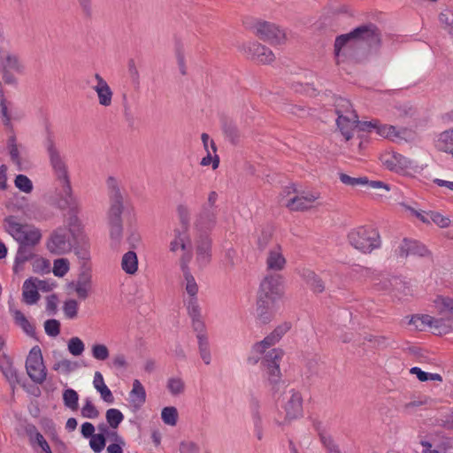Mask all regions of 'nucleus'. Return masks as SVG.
Here are the masks:
<instances>
[{
	"instance_id": "5701e85b",
	"label": "nucleus",
	"mask_w": 453,
	"mask_h": 453,
	"mask_svg": "<svg viewBox=\"0 0 453 453\" xmlns=\"http://www.w3.org/2000/svg\"><path fill=\"white\" fill-rule=\"evenodd\" d=\"M95 80L96 84L93 87V89L97 95L99 104L104 107L110 106L113 96L111 88L99 73L95 74Z\"/></svg>"
},
{
	"instance_id": "c03bdc74",
	"label": "nucleus",
	"mask_w": 453,
	"mask_h": 453,
	"mask_svg": "<svg viewBox=\"0 0 453 453\" xmlns=\"http://www.w3.org/2000/svg\"><path fill=\"white\" fill-rule=\"evenodd\" d=\"M15 187L20 191L29 194L34 189L32 180L25 174H18L14 180Z\"/></svg>"
},
{
	"instance_id": "79ce46f5",
	"label": "nucleus",
	"mask_w": 453,
	"mask_h": 453,
	"mask_svg": "<svg viewBox=\"0 0 453 453\" xmlns=\"http://www.w3.org/2000/svg\"><path fill=\"white\" fill-rule=\"evenodd\" d=\"M167 389L173 395H179L184 392L185 383L180 377H171L167 380Z\"/></svg>"
},
{
	"instance_id": "37998d69",
	"label": "nucleus",
	"mask_w": 453,
	"mask_h": 453,
	"mask_svg": "<svg viewBox=\"0 0 453 453\" xmlns=\"http://www.w3.org/2000/svg\"><path fill=\"white\" fill-rule=\"evenodd\" d=\"M163 422L168 426H175L178 421V411L173 406L165 407L161 411Z\"/></svg>"
},
{
	"instance_id": "680f3d73",
	"label": "nucleus",
	"mask_w": 453,
	"mask_h": 453,
	"mask_svg": "<svg viewBox=\"0 0 453 453\" xmlns=\"http://www.w3.org/2000/svg\"><path fill=\"white\" fill-rule=\"evenodd\" d=\"M185 303L190 318L201 315L197 296L188 297V299L185 301Z\"/></svg>"
},
{
	"instance_id": "ddd939ff",
	"label": "nucleus",
	"mask_w": 453,
	"mask_h": 453,
	"mask_svg": "<svg viewBox=\"0 0 453 453\" xmlns=\"http://www.w3.org/2000/svg\"><path fill=\"white\" fill-rule=\"evenodd\" d=\"M288 395L289 397L283 407L286 412L285 418L283 419L274 418V423L279 426L288 425L292 420L300 418L303 414V397L300 392L291 389Z\"/></svg>"
},
{
	"instance_id": "aec40b11",
	"label": "nucleus",
	"mask_w": 453,
	"mask_h": 453,
	"mask_svg": "<svg viewBox=\"0 0 453 453\" xmlns=\"http://www.w3.org/2000/svg\"><path fill=\"white\" fill-rule=\"evenodd\" d=\"M421 322L423 325H427L430 327H434L440 330V333H448L453 329V321L450 319H436L429 315L413 316L410 323L414 324L418 327V322Z\"/></svg>"
},
{
	"instance_id": "c756f323",
	"label": "nucleus",
	"mask_w": 453,
	"mask_h": 453,
	"mask_svg": "<svg viewBox=\"0 0 453 453\" xmlns=\"http://www.w3.org/2000/svg\"><path fill=\"white\" fill-rule=\"evenodd\" d=\"M10 311L13 315L15 324L18 325L25 334L30 337L35 336V328L29 322L27 317L19 310L10 308Z\"/></svg>"
},
{
	"instance_id": "dca6fc26",
	"label": "nucleus",
	"mask_w": 453,
	"mask_h": 453,
	"mask_svg": "<svg viewBox=\"0 0 453 453\" xmlns=\"http://www.w3.org/2000/svg\"><path fill=\"white\" fill-rule=\"evenodd\" d=\"M25 70V65L20 58L17 54L9 53L3 61V80L7 84L14 85L17 83V80L12 73L22 74Z\"/></svg>"
},
{
	"instance_id": "7c9ffc66",
	"label": "nucleus",
	"mask_w": 453,
	"mask_h": 453,
	"mask_svg": "<svg viewBox=\"0 0 453 453\" xmlns=\"http://www.w3.org/2000/svg\"><path fill=\"white\" fill-rule=\"evenodd\" d=\"M434 306L441 315L453 316V297L439 295L434 300Z\"/></svg>"
},
{
	"instance_id": "8fccbe9b",
	"label": "nucleus",
	"mask_w": 453,
	"mask_h": 453,
	"mask_svg": "<svg viewBox=\"0 0 453 453\" xmlns=\"http://www.w3.org/2000/svg\"><path fill=\"white\" fill-rule=\"evenodd\" d=\"M339 179L343 184L350 187L365 186L368 182L367 177H351L343 173H339Z\"/></svg>"
},
{
	"instance_id": "72a5a7b5",
	"label": "nucleus",
	"mask_w": 453,
	"mask_h": 453,
	"mask_svg": "<svg viewBox=\"0 0 453 453\" xmlns=\"http://www.w3.org/2000/svg\"><path fill=\"white\" fill-rule=\"evenodd\" d=\"M180 269L183 273L184 280H185V290L188 295V297L197 296L198 293V285L190 273L188 265H184L180 266Z\"/></svg>"
},
{
	"instance_id": "603ef678",
	"label": "nucleus",
	"mask_w": 453,
	"mask_h": 453,
	"mask_svg": "<svg viewBox=\"0 0 453 453\" xmlns=\"http://www.w3.org/2000/svg\"><path fill=\"white\" fill-rule=\"evenodd\" d=\"M110 227V237L115 245L119 244L122 239L123 224L122 222H108Z\"/></svg>"
},
{
	"instance_id": "774afa93",
	"label": "nucleus",
	"mask_w": 453,
	"mask_h": 453,
	"mask_svg": "<svg viewBox=\"0 0 453 453\" xmlns=\"http://www.w3.org/2000/svg\"><path fill=\"white\" fill-rule=\"evenodd\" d=\"M180 453H199V446L195 441H181L180 443Z\"/></svg>"
},
{
	"instance_id": "58836bf2",
	"label": "nucleus",
	"mask_w": 453,
	"mask_h": 453,
	"mask_svg": "<svg viewBox=\"0 0 453 453\" xmlns=\"http://www.w3.org/2000/svg\"><path fill=\"white\" fill-rule=\"evenodd\" d=\"M105 418L111 428L117 429L124 420V415L119 409L111 408L106 411Z\"/></svg>"
},
{
	"instance_id": "cd10ccee",
	"label": "nucleus",
	"mask_w": 453,
	"mask_h": 453,
	"mask_svg": "<svg viewBox=\"0 0 453 453\" xmlns=\"http://www.w3.org/2000/svg\"><path fill=\"white\" fill-rule=\"evenodd\" d=\"M93 386L100 394L102 400L107 403H114V396L111 389L104 382V377L100 372H96L93 380Z\"/></svg>"
},
{
	"instance_id": "a878e982",
	"label": "nucleus",
	"mask_w": 453,
	"mask_h": 453,
	"mask_svg": "<svg viewBox=\"0 0 453 453\" xmlns=\"http://www.w3.org/2000/svg\"><path fill=\"white\" fill-rule=\"evenodd\" d=\"M196 261L200 266L207 265L211 259V240L202 236L196 244Z\"/></svg>"
},
{
	"instance_id": "9d476101",
	"label": "nucleus",
	"mask_w": 453,
	"mask_h": 453,
	"mask_svg": "<svg viewBox=\"0 0 453 453\" xmlns=\"http://www.w3.org/2000/svg\"><path fill=\"white\" fill-rule=\"evenodd\" d=\"M25 366L27 373L33 382L42 385L45 381L47 369L43 362L42 349L38 345L29 350Z\"/></svg>"
},
{
	"instance_id": "e433bc0d",
	"label": "nucleus",
	"mask_w": 453,
	"mask_h": 453,
	"mask_svg": "<svg viewBox=\"0 0 453 453\" xmlns=\"http://www.w3.org/2000/svg\"><path fill=\"white\" fill-rule=\"evenodd\" d=\"M79 368L76 361L69 359H61L54 363L52 369L59 373L68 375Z\"/></svg>"
},
{
	"instance_id": "2f4dec72",
	"label": "nucleus",
	"mask_w": 453,
	"mask_h": 453,
	"mask_svg": "<svg viewBox=\"0 0 453 453\" xmlns=\"http://www.w3.org/2000/svg\"><path fill=\"white\" fill-rule=\"evenodd\" d=\"M121 268L127 273L133 275L138 270V258L134 251L126 252L121 259Z\"/></svg>"
},
{
	"instance_id": "6ab92c4d",
	"label": "nucleus",
	"mask_w": 453,
	"mask_h": 453,
	"mask_svg": "<svg viewBox=\"0 0 453 453\" xmlns=\"http://www.w3.org/2000/svg\"><path fill=\"white\" fill-rule=\"evenodd\" d=\"M429 251L426 247L416 240L404 238L398 247L397 256L400 257H407L409 256L425 257Z\"/></svg>"
},
{
	"instance_id": "2eb2a0df",
	"label": "nucleus",
	"mask_w": 453,
	"mask_h": 453,
	"mask_svg": "<svg viewBox=\"0 0 453 453\" xmlns=\"http://www.w3.org/2000/svg\"><path fill=\"white\" fill-rule=\"evenodd\" d=\"M257 36L272 45H278L284 42L285 33L278 26L268 21H258L253 27Z\"/></svg>"
},
{
	"instance_id": "a211bd4d",
	"label": "nucleus",
	"mask_w": 453,
	"mask_h": 453,
	"mask_svg": "<svg viewBox=\"0 0 453 453\" xmlns=\"http://www.w3.org/2000/svg\"><path fill=\"white\" fill-rule=\"evenodd\" d=\"M92 288V276L88 272H81L76 280L67 284V288L75 292L81 300H85L89 296Z\"/></svg>"
},
{
	"instance_id": "423d86ee",
	"label": "nucleus",
	"mask_w": 453,
	"mask_h": 453,
	"mask_svg": "<svg viewBox=\"0 0 453 453\" xmlns=\"http://www.w3.org/2000/svg\"><path fill=\"white\" fill-rule=\"evenodd\" d=\"M349 244L364 254H370L381 246L380 235L372 226H361L349 231L348 234Z\"/></svg>"
},
{
	"instance_id": "f704fd0d",
	"label": "nucleus",
	"mask_w": 453,
	"mask_h": 453,
	"mask_svg": "<svg viewBox=\"0 0 453 453\" xmlns=\"http://www.w3.org/2000/svg\"><path fill=\"white\" fill-rule=\"evenodd\" d=\"M303 280L314 293H322L325 284L322 280L312 271H304L302 274Z\"/></svg>"
},
{
	"instance_id": "6e6552de",
	"label": "nucleus",
	"mask_w": 453,
	"mask_h": 453,
	"mask_svg": "<svg viewBox=\"0 0 453 453\" xmlns=\"http://www.w3.org/2000/svg\"><path fill=\"white\" fill-rule=\"evenodd\" d=\"M169 250L173 254L181 252L180 265H188L192 259V241L188 230L185 227H176L169 242Z\"/></svg>"
},
{
	"instance_id": "864d4df0",
	"label": "nucleus",
	"mask_w": 453,
	"mask_h": 453,
	"mask_svg": "<svg viewBox=\"0 0 453 453\" xmlns=\"http://www.w3.org/2000/svg\"><path fill=\"white\" fill-rule=\"evenodd\" d=\"M7 148H8V151H9L12 161L16 164H20L19 151V148L17 145V140L14 135H12L8 138Z\"/></svg>"
},
{
	"instance_id": "bb28decb",
	"label": "nucleus",
	"mask_w": 453,
	"mask_h": 453,
	"mask_svg": "<svg viewBox=\"0 0 453 453\" xmlns=\"http://www.w3.org/2000/svg\"><path fill=\"white\" fill-rule=\"evenodd\" d=\"M217 209L203 207L196 222L200 230H211L216 224Z\"/></svg>"
},
{
	"instance_id": "f8f14e48",
	"label": "nucleus",
	"mask_w": 453,
	"mask_h": 453,
	"mask_svg": "<svg viewBox=\"0 0 453 453\" xmlns=\"http://www.w3.org/2000/svg\"><path fill=\"white\" fill-rule=\"evenodd\" d=\"M241 52L251 61L262 65H269L275 59L273 52L257 42H248L240 47Z\"/></svg>"
},
{
	"instance_id": "a18cd8bd",
	"label": "nucleus",
	"mask_w": 453,
	"mask_h": 453,
	"mask_svg": "<svg viewBox=\"0 0 453 453\" xmlns=\"http://www.w3.org/2000/svg\"><path fill=\"white\" fill-rule=\"evenodd\" d=\"M62 309L65 318L73 319L78 315L79 303L75 299H67L64 302Z\"/></svg>"
},
{
	"instance_id": "e2e57ef3",
	"label": "nucleus",
	"mask_w": 453,
	"mask_h": 453,
	"mask_svg": "<svg viewBox=\"0 0 453 453\" xmlns=\"http://www.w3.org/2000/svg\"><path fill=\"white\" fill-rule=\"evenodd\" d=\"M320 441L326 449L327 453L330 452V450H337L339 449L338 444H336L332 438V436L328 434L321 433L319 434Z\"/></svg>"
},
{
	"instance_id": "3c124183",
	"label": "nucleus",
	"mask_w": 453,
	"mask_h": 453,
	"mask_svg": "<svg viewBox=\"0 0 453 453\" xmlns=\"http://www.w3.org/2000/svg\"><path fill=\"white\" fill-rule=\"evenodd\" d=\"M427 219H428L427 224L434 223L435 225H437L438 226H440L441 228L448 227L450 223V219L449 218L443 216L440 212L433 211H428Z\"/></svg>"
},
{
	"instance_id": "c85d7f7f",
	"label": "nucleus",
	"mask_w": 453,
	"mask_h": 453,
	"mask_svg": "<svg viewBox=\"0 0 453 453\" xmlns=\"http://www.w3.org/2000/svg\"><path fill=\"white\" fill-rule=\"evenodd\" d=\"M435 146L439 151L453 157V128L440 133Z\"/></svg>"
},
{
	"instance_id": "7ed1b4c3",
	"label": "nucleus",
	"mask_w": 453,
	"mask_h": 453,
	"mask_svg": "<svg viewBox=\"0 0 453 453\" xmlns=\"http://www.w3.org/2000/svg\"><path fill=\"white\" fill-rule=\"evenodd\" d=\"M361 42L366 43L370 48L380 46V33L375 25H363L348 34L337 36L334 42V55L337 63L344 61L349 53Z\"/></svg>"
},
{
	"instance_id": "4d7b16f0",
	"label": "nucleus",
	"mask_w": 453,
	"mask_h": 453,
	"mask_svg": "<svg viewBox=\"0 0 453 453\" xmlns=\"http://www.w3.org/2000/svg\"><path fill=\"white\" fill-rule=\"evenodd\" d=\"M105 437L103 434H96L90 437L89 446L96 453H100L105 447Z\"/></svg>"
},
{
	"instance_id": "338daca9",
	"label": "nucleus",
	"mask_w": 453,
	"mask_h": 453,
	"mask_svg": "<svg viewBox=\"0 0 453 453\" xmlns=\"http://www.w3.org/2000/svg\"><path fill=\"white\" fill-rule=\"evenodd\" d=\"M403 206L407 211H409L412 216L418 219L421 222L425 224L428 223V211H418L410 205L404 204Z\"/></svg>"
},
{
	"instance_id": "13d9d810",
	"label": "nucleus",
	"mask_w": 453,
	"mask_h": 453,
	"mask_svg": "<svg viewBox=\"0 0 453 453\" xmlns=\"http://www.w3.org/2000/svg\"><path fill=\"white\" fill-rule=\"evenodd\" d=\"M441 24L445 26L449 33L453 35V12L450 10H444L439 14Z\"/></svg>"
},
{
	"instance_id": "49530a36",
	"label": "nucleus",
	"mask_w": 453,
	"mask_h": 453,
	"mask_svg": "<svg viewBox=\"0 0 453 453\" xmlns=\"http://www.w3.org/2000/svg\"><path fill=\"white\" fill-rule=\"evenodd\" d=\"M192 319V327L196 334L197 341L200 339H208V335L206 333V326L204 322L201 319L200 316L191 317Z\"/></svg>"
},
{
	"instance_id": "052dcab7",
	"label": "nucleus",
	"mask_w": 453,
	"mask_h": 453,
	"mask_svg": "<svg viewBox=\"0 0 453 453\" xmlns=\"http://www.w3.org/2000/svg\"><path fill=\"white\" fill-rule=\"evenodd\" d=\"M45 333L50 337H56L60 333V323L55 319H47L44 322Z\"/></svg>"
},
{
	"instance_id": "6e6d98bb",
	"label": "nucleus",
	"mask_w": 453,
	"mask_h": 453,
	"mask_svg": "<svg viewBox=\"0 0 453 453\" xmlns=\"http://www.w3.org/2000/svg\"><path fill=\"white\" fill-rule=\"evenodd\" d=\"M91 352L93 357L99 361H104L110 356L109 349L104 344H94Z\"/></svg>"
},
{
	"instance_id": "39448f33",
	"label": "nucleus",
	"mask_w": 453,
	"mask_h": 453,
	"mask_svg": "<svg viewBox=\"0 0 453 453\" xmlns=\"http://www.w3.org/2000/svg\"><path fill=\"white\" fill-rule=\"evenodd\" d=\"M5 231L19 243L37 245L42 239L41 230L30 224H22L17 220L15 216H8L4 219Z\"/></svg>"
},
{
	"instance_id": "ea45409f",
	"label": "nucleus",
	"mask_w": 453,
	"mask_h": 453,
	"mask_svg": "<svg viewBox=\"0 0 453 453\" xmlns=\"http://www.w3.org/2000/svg\"><path fill=\"white\" fill-rule=\"evenodd\" d=\"M211 150L207 151V155L202 158L200 164L203 166H207L211 164L212 169H216L219 165V157L217 155V148L213 141H211Z\"/></svg>"
},
{
	"instance_id": "f03ea898",
	"label": "nucleus",
	"mask_w": 453,
	"mask_h": 453,
	"mask_svg": "<svg viewBox=\"0 0 453 453\" xmlns=\"http://www.w3.org/2000/svg\"><path fill=\"white\" fill-rule=\"evenodd\" d=\"M291 328L289 322H283L279 325L271 334L262 341L254 343L251 347L247 363L255 365L260 362L261 367L268 382L276 385L280 381L281 372L280 368V361L284 351L281 349L271 347L278 343L283 335Z\"/></svg>"
},
{
	"instance_id": "393cba45",
	"label": "nucleus",
	"mask_w": 453,
	"mask_h": 453,
	"mask_svg": "<svg viewBox=\"0 0 453 453\" xmlns=\"http://www.w3.org/2000/svg\"><path fill=\"white\" fill-rule=\"evenodd\" d=\"M319 198L318 195L305 194L296 196L285 203L290 211H303L312 207L313 203Z\"/></svg>"
},
{
	"instance_id": "1a4fd4ad",
	"label": "nucleus",
	"mask_w": 453,
	"mask_h": 453,
	"mask_svg": "<svg viewBox=\"0 0 453 453\" xmlns=\"http://www.w3.org/2000/svg\"><path fill=\"white\" fill-rule=\"evenodd\" d=\"M106 186L110 200V208L107 212V221L122 222L124 196L120 190L119 182L115 177L109 176L106 180Z\"/></svg>"
},
{
	"instance_id": "4468645a",
	"label": "nucleus",
	"mask_w": 453,
	"mask_h": 453,
	"mask_svg": "<svg viewBox=\"0 0 453 453\" xmlns=\"http://www.w3.org/2000/svg\"><path fill=\"white\" fill-rule=\"evenodd\" d=\"M357 128L364 132H375L378 135L394 142L402 139V134L406 131V129L396 130L395 127L381 124L378 119L361 121Z\"/></svg>"
},
{
	"instance_id": "5fc2aeb1",
	"label": "nucleus",
	"mask_w": 453,
	"mask_h": 453,
	"mask_svg": "<svg viewBox=\"0 0 453 453\" xmlns=\"http://www.w3.org/2000/svg\"><path fill=\"white\" fill-rule=\"evenodd\" d=\"M67 348L72 355L80 356L83 353L85 345L80 338L73 337L69 340Z\"/></svg>"
},
{
	"instance_id": "f257e3e1",
	"label": "nucleus",
	"mask_w": 453,
	"mask_h": 453,
	"mask_svg": "<svg viewBox=\"0 0 453 453\" xmlns=\"http://www.w3.org/2000/svg\"><path fill=\"white\" fill-rule=\"evenodd\" d=\"M43 147L46 150L50 165L53 175L62 188V197L65 203L70 207L69 218L67 219L68 233L73 237L75 233L81 229V222L77 216V208L71 207L76 203V198L73 196L71 185V178L65 157L58 149L53 133L48 128L43 141Z\"/></svg>"
},
{
	"instance_id": "69168bd1",
	"label": "nucleus",
	"mask_w": 453,
	"mask_h": 453,
	"mask_svg": "<svg viewBox=\"0 0 453 453\" xmlns=\"http://www.w3.org/2000/svg\"><path fill=\"white\" fill-rule=\"evenodd\" d=\"M178 214L180 221V227H185V229L188 230L189 226V211L188 209L185 205L178 206Z\"/></svg>"
},
{
	"instance_id": "a19ab883",
	"label": "nucleus",
	"mask_w": 453,
	"mask_h": 453,
	"mask_svg": "<svg viewBox=\"0 0 453 453\" xmlns=\"http://www.w3.org/2000/svg\"><path fill=\"white\" fill-rule=\"evenodd\" d=\"M99 411L89 397L85 398L81 409V415L85 418L95 419L99 417Z\"/></svg>"
},
{
	"instance_id": "412c9836",
	"label": "nucleus",
	"mask_w": 453,
	"mask_h": 453,
	"mask_svg": "<svg viewBox=\"0 0 453 453\" xmlns=\"http://www.w3.org/2000/svg\"><path fill=\"white\" fill-rule=\"evenodd\" d=\"M146 390L141 381L137 379L134 380L132 389L128 394L130 410L133 412L140 411L146 402Z\"/></svg>"
},
{
	"instance_id": "bf43d9fd",
	"label": "nucleus",
	"mask_w": 453,
	"mask_h": 453,
	"mask_svg": "<svg viewBox=\"0 0 453 453\" xmlns=\"http://www.w3.org/2000/svg\"><path fill=\"white\" fill-rule=\"evenodd\" d=\"M26 433L33 445H40L45 440L35 425H28L26 427Z\"/></svg>"
},
{
	"instance_id": "473e14b6",
	"label": "nucleus",
	"mask_w": 453,
	"mask_h": 453,
	"mask_svg": "<svg viewBox=\"0 0 453 453\" xmlns=\"http://www.w3.org/2000/svg\"><path fill=\"white\" fill-rule=\"evenodd\" d=\"M27 247H30L29 245H23L19 244V248L14 258V264H13V271L14 273H18L21 269L23 265L32 258L33 254L32 252L27 249Z\"/></svg>"
},
{
	"instance_id": "b1692460",
	"label": "nucleus",
	"mask_w": 453,
	"mask_h": 453,
	"mask_svg": "<svg viewBox=\"0 0 453 453\" xmlns=\"http://www.w3.org/2000/svg\"><path fill=\"white\" fill-rule=\"evenodd\" d=\"M265 264L269 271L279 272L285 268L287 260L280 245L274 246L268 251Z\"/></svg>"
},
{
	"instance_id": "de8ad7c7",
	"label": "nucleus",
	"mask_w": 453,
	"mask_h": 453,
	"mask_svg": "<svg viewBox=\"0 0 453 453\" xmlns=\"http://www.w3.org/2000/svg\"><path fill=\"white\" fill-rule=\"evenodd\" d=\"M198 350L200 357L205 365H210L211 362V354L210 349L209 339H200L197 341Z\"/></svg>"
},
{
	"instance_id": "09e8293b",
	"label": "nucleus",
	"mask_w": 453,
	"mask_h": 453,
	"mask_svg": "<svg viewBox=\"0 0 453 453\" xmlns=\"http://www.w3.org/2000/svg\"><path fill=\"white\" fill-rule=\"evenodd\" d=\"M70 269L69 261L66 258H58L53 262V273L57 277H64Z\"/></svg>"
},
{
	"instance_id": "4be33fe9",
	"label": "nucleus",
	"mask_w": 453,
	"mask_h": 453,
	"mask_svg": "<svg viewBox=\"0 0 453 453\" xmlns=\"http://www.w3.org/2000/svg\"><path fill=\"white\" fill-rule=\"evenodd\" d=\"M45 281L29 278L23 284L22 299L28 305H33L39 300L38 287L44 288Z\"/></svg>"
},
{
	"instance_id": "0eeeda50",
	"label": "nucleus",
	"mask_w": 453,
	"mask_h": 453,
	"mask_svg": "<svg viewBox=\"0 0 453 453\" xmlns=\"http://www.w3.org/2000/svg\"><path fill=\"white\" fill-rule=\"evenodd\" d=\"M334 106L337 114L336 125L346 141H349L353 137V131L358 127L361 121L349 100L339 97L335 100Z\"/></svg>"
},
{
	"instance_id": "c9c22d12",
	"label": "nucleus",
	"mask_w": 453,
	"mask_h": 453,
	"mask_svg": "<svg viewBox=\"0 0 453 453\" xmlns=\"http://www.w3.org/2000/svg\"><path fill=\"white\" fill-rule=\"evenodd\" d=\"M63 403L65 408L74 411L79 408V395L73 388H65L62 394Z\"/></svg>"
},
{
	"instance_id": "0e129e2a",
	"label": "nucleus",
	"mask_w": 453,
	"mask_h": 453,
	"mask_svg": "<svg viewBox=\"0 0 453 453\" xmlns=\"http://www.w3.org/2000/svg\"><path fill=\"white\" fill-rule=\"evenodd\" d=\"M320 441L326 449L327 453L330 452V450H337L339 449L338 444H336L332 438V436L328 434L321 433L319 434Z\"/></svg>"
},
{
	"instance_id": "f3484780",
	"label": "nucleus",
	"mask_w": 453,
	"mask_h": 453,
	"mask_svg": "<svg viewBox=\"0 0 453 453\" xmlns=\"http://www.w3.org/2000/svg\"><path fill=\"white\" fill-rule=\"evenodd\" d=\"M381 162L388 169L396 173H405L415 166L411 160L396 152L384 154Z\"/></svg>"
},
{
	"instance_id": "20e7f679",
	"label": "nucleus",
	"mask_w": 453,
	"mask_h": 453,
	"mask_svg": "<svg viewBox=\"0 0 453 453\" xmlns=\"http://www.w3.org/2000/svg\"><path fill=\"white\" fill-rule=\"evenodd\" d=\"M282 295V278L280 275L265 276L260 283L257 302V316L263 323L270 320L268 311L281 298Z\"/></svg>"
},
{
	"instance_id": "4c0bfd02",
	"label": "nucleus",
	"mask_w": 453,
	"mask_h": 453,
	"mask_svg": "<svg viewBox=\"0 0 453 453\" xmlns=\"http://www.w3.org/2000/svg\"><path fill=\"white\" fill-rule=\"evenodd\" d=\"M0 370L12 387L19 384V375L17 370L10 363L1 364Z\"/></svg>"
},
{
	"instance_id": "9b49d317",
	"label": "nucleus",
	"mask_w": 453,
	"mask_h": 453,
	"mask_svg": "<svg viewBox=\"0 0 453 453\" xmlns=\"http://www.w3.org/2000/svg\"><path fill=\"white\" fill-rule=\"evenodd\" d=\"M46 248L50 254L57 256L71 252L73 242L67 228L60 226L53 230L46 241Z\"/></svg>"
}]
</instances>
